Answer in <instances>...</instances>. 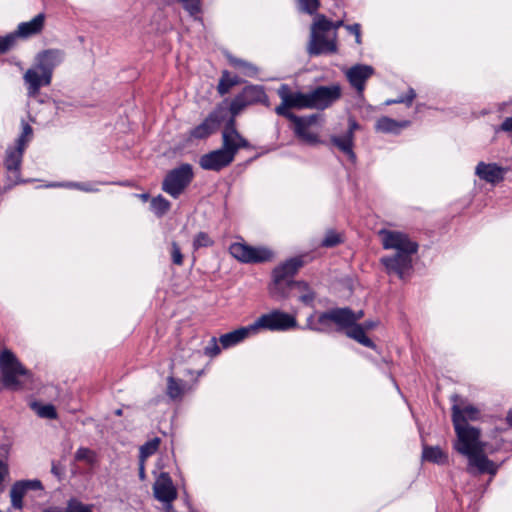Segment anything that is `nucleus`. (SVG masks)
Segmentation results:
<instances>
[{"mask_svg":"<svg viewBox=\"0 0 512 512\" xmlns=\"http://www.w3.org/2000/svg\"><path fill=\"white\" fill-rule=\"evenodd\" d=\"M17 42V34L10 33L5 36H0V54H4L11 50Z\"/></svg>","mask_w":512,"mask_h":512,"instance_id":"79ce46f5","label":"nucleus"},{"mask_svg":"<svg viewBox=\"0 0 512 512\" xmlns=\"http://www.w3.org/2000/svg\"><path fill=\"white\" fill-rule=\"evenodd\" d=\"M139 477L141 480L145 478V468H144V462L140 460V466H139Z\"/></svg>","mask_w":512,"mask_h":512,"instance_id":"13d9d810","label":"nucleus"},{"mask_svg":"<svg viewBox=\"0 0 512 512\" xmlns=\"http://www.w3.org/2000/svg\"><path fill=\"white\" fill-rule=\"evenodd\" d=\"M506 103L505 102H502V103H499L497 106H498V110L499 111H503L504 108L506 107Z\"/></svg>","mask_w":512,"mask_h":512,"instance_id":"e2e57ef3","label":"nucleus"},{"mask_svg":"<svg viewBox=\"0 0 512 512\" xmlns=\"http://www.w3.org/2000/svg\"><path fill=\"white\" fill-rule=\"evenodd\" d=\"M150 206L156 216L162 217L169 211L171 204L162 195H158L152 198Z\"/></svg>","mask_w":512,"mask_h":512,"instance_id":"473e14b6","label":"nucleus"},{"mask_svg":"<svg viewBox=\"0 0 512 512\" xmlns=\"http://www.w3.org/2000/svg\"><path fill=\"white\" fill-rule=\"evenodd\" d=\"M188 388V383L182 379L173 376L167 378L166 394L171 400L181 399Z\"/></svg>","mask_w":512,"mask_h":512,"instance_id":"cd10ccee","label":"nucleus"},{"mask_svg":"<svg viewBox=\"0 0 512 512\" xmlns=\"http://www.w3.org/2000/svg\"><path fill=\"white\" fill-rule=\"evenodd\" d=\"M239 83L237 77H232L228 71H224L219 80L217 90L221 96L227 94L230 89Z\"/></svg>","mask_w":512,"mask_h":512,"instance_id":"72a5a7b5","label":"nucleus"},{"mask_svg":"<svg viewBox=\"0 0 512 512\" xmlns=\"http://www.w3.org/2000/svg\"><path fill=\"white\" fill-rule=\"evenodd\" d=\"M172 262L175 265L181 266L183 264V254L179 245L176 242H172L170 250Z\"/></svg>","mask_w":512,"mask_h":512,"instance_id":"de8ad7c7","label":"nucleus"},{"mask_svg":"<svg viewBox=\"0 0 512 512\" xmlns=\"http://www.w3.org/2000/svg\"><path fill=\"white\" fill-rule=\"evenodd\" d=\"M221 351V348L219 347L216 338H212L209 342V344L205 347L204 352L206 355L210 357L217 356Z\"/></svg>","mask_w":512,"mask_h":512,"instance_id":"8fccbe9b","label":"nucleus"},{"mask_svg":"<svg viewBox=\"0 0 512 512\" xmlns=\"http://www.w3.org/2000/svg\"><path fill=\"white\" fill-rule=\"evenodd\" d=\"M32 410L40 417L44 419H56L57 412L52 404H41L38 402H32L30 404Z\"/></svg>","mask_w":512,"mask_h":512,"instance_id":"2f4dec72","label":"nucleus"},{"mask_svg":"<svg viewBox=\"0 0 512 512\" xmlns=\"http://www.w3.org/2000/svg\"><path fill=\"white\" fill-rule=\"evenodd\" d=\"M506 420H507V423L512 427V411H510L507 414Z\"/></svg>","mask_w":512,"mask_h":512,"instance_id":"680f3d73","label":"nucleus"},{"mask_svg":"<svg viewBox=\"0 0 512 512\" xmlns=\"http://www.w3.org/2000/svg\"><path fill=\"white\" fill-rule=\"evenodd\" d=\"M234 158L222 148L211 151L200 157L199 164L204 170L220 171L233 162Z\"/></svg>","mask_w":512,"mask_h":512,"instance_id":"dca6fc26","label":"nucleus"},{"mask_svg":"<svg viewBox=\"0 0 512 512\" xmlns=\"http://www.w3.org/2000/svg\"><path fill=\"white\" fill-rule=\"evenodd\" d=\"M301 11L313 15L319 8V0H298Z\"/></svg>","mask_w":512,"mask_h":512,"instance_id":"49530a36","label":"nucleus"},{"mask_svg":"<svg viewBox=\"0 0 512 512\" xmlns=\"http://www.w3.org/2000/svg\"><path fill=\"white\" fill-rule=\"evenodd\" d=\"M257 103H262L268 106V96L263 86L248 85L231 101L230 112L233 116H235L238 115L245 107Z\"/></svg>","mask_w":512,"mask_h":512,"instance_id":"1a4fd4ad","label":"nucleus"},{"mask_svg":"<svg viewBox=\"0 0 512 512\" xmlns=\"http://www.w3.org/2000/svg\"><path fill=\"white\" fill-rule=\"evenodd\" d=\"M374 74V68L370 65L356 64L349 68L346 77L359 95L363 94L366 81Z\"/></svg>","mask_w":512,"mask_h":512,"instance_id":"f3484780","label":"nucleus"},{"mask_svg":"<svg viewBox=\"0 0 512 512\" xmlns=\"http://www.w3.org/2000/svg\"><path fill=\"white\" fill-rule=\"evenodd\" d=\"M358 320L359 316H356V313L347 307L331 309L318 316V323L323 327H326L330 322H333L339 327V329H348Z\"/></svg>","mask_w":512,"mask_h":512,"instance_id":"f8f14e48","label":"nucleus"},{"mask_svg":"<svg viewBox=\"0 0 512 512\" xmlns=\"http://www.w3.org/2000/svg\"><path fill=\"white\" fill-rule=\"evenodd\" d=\"M45 14L39 13L30 21L22 22L18 25L17 30L14 32L18 37L27 38L40 33L44 27Z\"/></svg>","mask_w":512,"mask_h":512,"instance_id":"5701e85b","label":"nucleus"},{"mask_svg":"<svg viewBox=\"0 0 512 512\" xmlns=\"http://www.w3.org/2000/svg\"><path fill=\"white\" fill-rule=\"evenodd\" d=\"M249 142L237 131L234 119H230L222 132V149L235 158L240 148H249Z\"/></svg>","mask_w":512,"mask_h":512,"instance_id":"ddd939ff","label":"nucleus"},{"mask_svg":"<svg viewBox=\"0 0 512 512\" xmlns=\"http://www.w3.org/2000/svg\"><path fill=\"white\" fill-rule=\"evenodd\" d=\"M255 334L261 330L268 331H287L297 326L296 318L286 312L273 310L269 313L262 314L252 324Z\"/></svg>","mask_w":512,"mask_h":512,"instance_id":"423d86ee","label":"nucleus"},{"mask_svg":"<svg viewBox=\"0 0 512 512\" xmlns=\"http://www.w3.org/2000/svg\"><path fill=\"white\" fill-rule=\"evenodd\" d=\"M252 325L240 327L236 330H233L231 332H228L226 334H223L219 338V342L221 344V347L223 349H228L230 347H233L243 340H245L250 335H255L254 331L251 330Z\"/></svg>","mask_w":512,"mask_h":512,"instance_id":"4be33fe9","label":"nucleus"},{"mask_svg":"<svg viewBox=\"0 0 512 512\" xmlns=\"http://www.w3.org/2000/svg\"><path fill=\"white\" fill-rule=\"evenodd\" d=\"M24 81L28 85V95L31 97H35L42 86H48L50 84L45 82V73L41 72L37 67L30 68L26 71Z\"/></svg>","mask_w":512,"mask_h":512,"instance_id":"b1692460","label":"nucleus"},{"mask_svg":"<svg viewBox=\"0 0 512 512\" xmlns=\"http://www.w3.org/2000/svg\"><path fill=\"white\" fill-rule=\"evenodd\" d=\"M139 197L143 200V201H147L148 198H149V195L148 194H141L139 195Z\"/></svg>","mask_w":512,"mask_h":512,"instance_id":"0e129e2a","label":"nucleus"},{"mask_svg":"<svg viewBox=\"0 0 512 512\" xmlns=\"http://www.w3.org/2000/svg\"><path fill=\"white\" fill-rule=\"evenodd\" d=\"M343 235L333 229L327 230L324 238L321 241V246L325 248H332L343 243Z\"/></svg>","mask_w":512,"mask_h":512,"instance_id":"c9c22d12","label":"nucleus"},{"mask_svg":"<svg viewBox=\"0 0 512 512\" xmlns=\"http://www.w3.org/2000/svg\"><path fill=\"white\" fill-rule=\"evenodd\" d=\"M37 69L45 73V82L51 83L53 70L63 61V52L57 49L45 50L37 55Z\"/></svg>","mask_w":512,"mask_h":512,"instance_id":"4468645a","label":"nucleus"},{"mask_svg":"<svg viewBox=\"0 0 512 512\" xmlns=\"http://www.w3.org/2000/svg\"><path fill=\"white\" fill-rule=\"evenodd\" d=\"M51 472L55 475H58V469L55 465L52 466Z\"/></svg>","mask_w":512,"mask_h":512,"instance_id":"69168bd1","label":"nucleus"},{"mask_svg":"<svg viewBox=\"0 0 512 512\" xmlns=\"http://www.w3.org/2000/svg\"><path fill=\"white\" fill-rule=\"evenodd\" d=\"M2 449L4 450L5 454H8V446L4 445L2 446Z\"/></svg>","mask_w":512,"mask_h":512,"instance_id":"338daca9","label":"nucleus"},{"mask_svg":"<svg viewBox=\"0 0 512 512\" xmlns=\"http://www.w3.org/2000/svg\"><path fill=\"white\" fill-rule=\"evenodd\" d=\"M77 461H84L88 464H93L95 461V454L92 450L86 447H80L75 453Z\"/></svg>","mask_w":512,"mask_h":512,"instance_id":"37998d69","label":"nucleus"},{"mask_svg":"<svg viewBox=\"0 0 512 512\" xmlns=\"http://www.w3.org/2000/svg\"><path fill=\"white\" fill-rule=\"evenodd\" d=\"M313 315H311L308 319H307V327L313 331H316V332H323L325 331L324 328H321V327H317V326H313L312 325V319H313Z\"/></svg>","mask_w":512,"mask_h":512,"instance_id":"4d7b16f0","label":"nucleus"},{"mask_svg":"<svg viewBox=\"0 0 512 512\" xmlns=\"http://www.w3.org/2000/svg\"><path fill=\"white\" fill-rule=\"evenodd\" d=\"M345 28L349 33L355 35L356 43L360 44L361 43V26H360V24L354 23L351 25H346Z\"/></svg>","mask_w":512,"mask_h":512,"instance_id":"3c124183","label":"nucleus"},{"mask_svg":"<svg viewBox=\"0 0 512 512\" xmlns=\"http://www.w3.org/2000/svg\"><path fill=\"white\" fill-rule=\"evenodd\" d=\"M341 97V87L338 84L318 86L307 92L308 109L324 110Z\"/></svg>","mask_w":512,"mask_h":512,"instance_id":"9b49d317","label":"nucleus"},{"mask_svg":"<svg viewBox=\"0 0 512 512\" xmlns=\"http://www.w3.org/2000/svg\"><path fill=\"white\" fill-rule=\"evenodd\" d=\"M330 142L332 145H334L336 148H338L342 153L347 155L348 159L351 162L356 161V154L353 151L354 147V136H351L350 134H343V135H332L330 137Z\"/></svg>","mask_w":512,"mask_h":512,"instance_id":"393cba45","label":"nucleus"},{"mask_svg":"<svg viewBox=\"0 0 512 512\" xmlns=\"http://www.w3.org/2000/svg\"><path fill=\"white\" fill-rule=\"evenodd\" d=\"M343 20H338L336 22H333V28H332V36L334 38V41H336V31L340 27H345Z\"/></svg>","mask_w":512,"mask_h":512,"instance_id":"6e6d98bb","label":"nucleus"},{"mask_svg":"<svg viewBox=\"0 0 512 512\" xmlns=\"http://www.w3.org/2000/svg\"><path fill=\"white\" fill-rule=\"evenodd\" d=\"M456 435L454 448L468 458L467 471L470 474L488 473L495 476L499 465L486 456V444L480 440L479 429H463L456 423Z\"/></svg>","mask_w":512,"mask_h":512,"instance_id":"f03ea898","label":"nucleus"},{"mask_svg":"<svg viewBox=\"0 0 512 512\" xmlns=\"http://www.w3.org/2000/svg\"><path fill=\"white\" fill-rule=\"evenodd\" d=\"M19 482L22 484V486L25 488V490L27 492L29 490H43L44 489L42 482L38 479L20 480Z\"/></svg>","mask_w":512,"mask_h":512,"instance_id":"09e8293b","label":"nucleus"},{"mask_svg":"<svg viewBox=\"0 0 512 512\" xmlns=\"http://www.w3.org/2000/svg\"><path fill=\"white\" fill-rule=\"evenodd\" d=\"M32 136H33L32 127L28 123L23 122L22 123V132L16 140V145L26 148L28 143L31 141Z\"/></svg>","mask_w":512,"mask_h":512,"instance_id":"a19ab883","label":"nucleus"},{"mask_svg":"<svg viewBox=\"0 0 512 512\" xmlns=\"http://www.w3.org/2000/svg\"><path fill=\"white\" fill-rule=\"evenodd\" d=\"M220 124L218 113L211 112L203 122L190 131V137L195 139H204L214 133Z\"/></svg>","mask_w":512,"mask_h":512,"instance_id":"aec40b11","label":"nucleus"},{"mask_svg":"<svg viewBox=\"0 0 512 512\" xmlns=\"http://www.w3.org/2000/svg\"><path fill=\"white\" fill-rule=\"evenodd\" d=\"M281 99V104L275 108V113L279 116L285 117L288 120H293L291 109H308L307 93L292 92L288 85L283 84L277 91Z\"/></svg>","mask_w":512,"mask_h":512,"instance_id":"6e6552de","label":"nucleus"},{"mask_svg":"<svg viewBox=\"0 0 512 512\" xmlns=\"http://www.w3.org/2000/svg\"><path fill=\"white\" fill-rule=\"evenodd\" d=\"M66 512H93L92 506L82 503L76 498L67 501Z\"/></svg>","mask_w":512,"mask_h":512,"instance_id":"ea45409f","label":"nucleus"},{"mask_svg":"<svg viewBox=\"0 0 512 512\" xmlns=\"http://www.w3.org/2000/svg\"><path fill=\"white\" fill-rule=\"evenodd\" d=\"M320 115L311 114L308 116H293L290 120L293 124V132L297 139L307 145H317L321 143L320 136L316 127H320Z\"/></svg>","mask_w":512,"mask_h":512,"instance_id":"0eeeda50","label":"nucleus"},{"mask_svg":"<svg viewBox=\"0 0 512 512\" xmlns=\"http://www.w3.org/2000/svg\"><path fill=\"white\" fill-rule=\"evenodd\" d=\"M410 124L411 122L409 120L397 121L387 116H383L377 120L375 129L382 133L397 134L401 129L410 126Z\"/></svg>","mask_w":512,"mask_h":512,"instance_id":"a878e982","label":"nucleus"},{"mask_svg":"<svg viewBox=\"0 0 512 512\" xmlns=\"http://www.w3.org/2000/svg\"><path fill=\"white\" fill-rule=\"evenodd\" d=\"M27 491L19 481H16L10 489L11 505L14 509L21 510L23 508V498Z\"/></svg>","mask_w":512,"mask_h":512,"instance_id":"7c9ffc66","label":"nucleus"},{"mask_svg":"<svg viewBox=\"0 0 512 512\" xmlns=\"http://www.w3.org/2000/svg\"><path fill=\"white\" fill-rule=\"evenodd\" d=\"M213 244V240L205 232H199L193 240V248L198 250L202 247H209Z\"/></svg>","mask_w":512,"mask_h":512,"instance_id":"a18cd8bd","label":"nucleus"},{"mask_svg":"<svg viewBox=\"0 0 512 512\" xmlns=\"http://www.w3.org/2000/svg\"><path fill=\"white\" fill-rule=\"evenodd\" d=\"M422 457L424 460L436 464H444L448 461V456L437 446H424Z\"/></svg>","mask_w":512,"mask_h":512,"instance_id":"c756f323","label":"nucleus"},{"mask_svg":"<svg viewBox=\"0 0 512 512\" xmlns=\"http://www.w3.org/2000/svg\"><path fill=\"white\" fill-rule=\"evenodd\" d=\"M160 445V439L155 437L140 447V455L139 458L142 462H144L148 457L156 453Z\"/></svg>","mask_w":512,"mask_h":512,"instance_id":"4c0bfd02","label":"nucleus"},{"mask_svg":"<svg viewBox=\"0 0 512 512\" xmlns=\"http://www.w3.org/2000/svg\"><path fill=\"white\" fill-rule=\"evenodd\" d=\"M21 377L30 378L31 373L9 349L0 352V385L1 388L18 391L23 388Z\"/></svg>","mask_w":512,"mask_h":512,"instance_id":"7ed1b4c3","label":"nucleus"},{"mask_svg":"<svg viewBox=\"0 0 512 512\" xmlns=\"http://www.w3.org/2000/svg\"><path fill=\"white\" fill-rule=\"evenodd\" d=\"M194 178L193 167L189 163H182L179 166L169 170L165 175L161 189L177 199L188 188Z\"/></svg>","mask_w":512,"mask_h":512,"instance_id":"39448f33","label":"nucleus"},{"mask_svg":"<svg viewBox=\"0 0 512 512\" xmlns=\"http://www.w3.org/2000/svg\"><path fill=\"white\" fill-rule=\"evenodd\" d=\"M478 417L479 410L472 405H467L464 408H461L459 405L455 404L452 407V422L455 430L456 423L463 429H476L475 427L470 426L467 421L476 420Z\"/></svg>","mask_w":512,"mask_h":512,"instance_id":"6ab92c4d","label":"nucleus"},{"mask_svg":"<svg viewBox=\"0 0 512 512\" xmlns=\"http://www.w3.org/2000/svg\"><path fill=\"white\" fill-rule=\"evenodd\" d=\"M507 169L496 163L479 162L475 168V174L487 183L496 184L503 181Z\"/></svg>","mask_w":512,"mask_h":512,"instance_id":"a211bd4d","label":"nucleus"},{"mask_svg":"<svg viewBox=\"0 0 512 512\" xmlns=\"http://www.w3.org/2000/svg\"><path fill=\"white\" fill-rule=\"evenodd\" d=\"M304 264L301 257L291 258L273 270V277L276 283H280L296 274Z\"/></svg>","mask_w":512,"mask_h":512,"instance_id":"412c9836","label":"nucleus"},{"mask_svg":"<svg viewBox=\"0 0 512 512\" xmlns=\"http://www.w3.org/2000/svg\"><path fill=\"white\" fill-rule=\"evenodd\" d=\"M47 187H67L74 188L84 192H97L98 188L95 187V184L90 182H67V183H52L47 185Z\"/></svg>","mask_w":512,"mask_h":512,"instance_id":"e433bc0d","label":"nucleus"},{"mask_svg":"<svg viewBox=\"0 0 512 512\" xmlns=\"http://www.w3.org/2000/svg\"><path fill=\"white\" fill-rule=\"evenodd\" d=\"M231 255L242 263H264L273 259V252L266 247H255L245 243H233L229 247Z\"/></svg>","mask_w":512,"mask_h":512,"instance_id":"9d476101","label":"nucleus"},{"mask_svg":"<svg viewBox=\"0 0 512 512\" xmlns=\"http://www.w3.org/2000/svg\"><path fill=\"white\" fill-rule=\"evenodd\" d=\"M295 287L301 292L299 300L305 305H311L315 299L314 291L309 287L308 283L304 281H297L294 283Z\"/></svg>","mask_w":512,"mask_h":512,"instance_id":"f704fd0d","label":"nucleus"},{"mask_svg":"<svg viewBox=\"0 0 512 512\" xmlns=\"http://www.w3.org/2000/svg\"><path fill=\"white\" fill-rule=\"evenodd\" d=\"M333 22L323 14H316L311 26L308 53L317 56L326 53H334L337 49L333 36L329 38L326 34L332 32Z\"/></svg>","mask_w":512,"mask_h":512,"instance_id":"20e7f679","label":"nucleus"},{"mask_svg":"<svg viewBox=\"0 0 512 512\" xmlns=\"http://www.w3.org/2000/svg\"><path fill=\"white\" fill-rule=\"evenodd\" d=\"M416 97L415 90L410 88L405 96H399L396 99L387 100L385 102L386 105L404 103L407 107H410L413 103V100Z\"/></svg>","mask_w":512,"mask_h":512,"instance_id":"c03bdc74","label":"nucleus"},{"mask_svg":"<svg viewBox=\"0 0 512 512\" xmlns=\"http://www.w3.org/2000/svg\"><path fill=\"white\" fill-rule=\"evenodd\" d=\"M25 149L19 145L7 149L4 165L9 172L19 171Z\"/></svg>","mask_w":512,"mask_h":512,"instance_id":"bb28decb","label":"nucleus"},{"mask_svg":"<svg viewBox=\"0 0 512 512\" xmlns=\"http://www.w3.org/2000/svg\"><path fill=\"white\" fill-rule=\"evenodd\" d=\"M497 131L512 133V116L507 117L499 126Z\"/></svg>","mask_w":512,"mask_h":512,"instance_id":"864d4df0","label":"nucleus"},{"mask_svg":"<svg viewBox=\"0 0 512 512\" xmlns=\"http://www.w3.org/2000/svg\"><path fill=\"white\" fill-rule=\"evenodd\" d=\"M376 326V323L373 322V321H366L364 323V329H367V330H370V329H373L374 327Z\"/></svg>","mask_w":512,"mask_h":512,"instance_id":"bf43d9fd","label":"nucleus"},{"mask_svg":"<svg viewBox=\"0 0 512 512\" xmlns=\"http://www.w3.org/2000/svg\"><path fill=\"white\" fill-rule=\"evenodd\" d=\"M154 497L163 504L172 503L177 497V490L168 473L162 472L153 485Z\"/></svg>","mask_w":512,"mask_h":512,"instance_id":"2eb2a0df","label":"nucleus"},{"mask_svg":"<svg viewBox=\"0 0 512 512\" xmlns=\"http://www.w3.org/2000/svg\"><path fill=\"white\" fill-rule=\"evenodd\" d=\"M356 316H359V319H361V318H362V316H363V312H362V311H360L359 313H357V314H356Z\"/></svg>","mask_w":512,"mask_h":512,"instance_id":"774afa93","label":"nucleus"},{"mask_svg":"<svg viewBox=\"0 0 512 512\" xmlns=\"http://www.w3.org/2000/svg\"><path fill=\"white\" fill-rule=\"evenodd\" d=\"M9 475V467H8V464L7 462H5L4 460L0 459V494L3 492V482L5 480V478Z\"/></svg>","mask_w":512,"mask_h":512,"instance_id":"603ef678","label":"nucleus"},{"mask_svg":"<svg viewBox=\"0 0 512 512\" xmlns=\"http://www.w3.org/2000/svg\"><path fill=\"white\" fill-rule=\"evenodd\" d=\"M229 61L230 64H232L234 67L241 69L246 76L254 77L258 72V69L255 65L245 60L231 57L229 58Z\"/></svg>","mask_w":512,"mask_h":512,"instance_id":"58836bf2","label":"nucleus"},{"mask_svg":"<svg viewBox=\"0 0 512 512\" xmlns=\"http://www.w3.org/2000/svg\"><path fill=\"white\" fill-rule=\"evenodd\" d=\"M165 506V512H176L172 506V503L164 504Z\"/></svg>","mask_w":512,"mask_h":512,"instance_id":"052dcab7","label":"nucleus"},{"mask_svg":"<svg viewBox=\"0 0 512 512\" xmlns=\"http://www.w3.org/2000/svg\"><path fill=\"white\" fill-rule=\"evenodd\" d=\"M360 128V125L357 123V121L354 118H349L348 120V129L345 132V134H350L351 136H354V133L356 130Z\"/></svg>","mask_w":512,"mask_h":512,"instance_id":"5fc2aeb1","label":"nucleus"},{"mask_svg":"<svg viewBox=\"0 0 512 512\" xmlns=\"http://www.w3.org/2000/svg\"><path fill=\"white\" fill-rule=\"evenodd\" d=\"M382 246L386 250H395V254L380 259L388 274H395L400 279L412 268V255L418 250V244L403 232L381 229L379 232Z\"/></svg>","mask_w":512,"mask_h":512,"instance_id":"f257e3e1","label":"nucleus"},{"mask_svg":"<svg viewBox=\"0 0 512 512\" xmlns=\"http://www.w3.org/2000/svg\"><path fill=\"white\" fill-rule=\"evenodd\" d=\"M346 335L365 347H369L372 349L376 348L374 342L369 337L366 336L365 329L362 325L354 323L347 329Z\"/></svg>","mask_w":512,"mask_h":512,"instance_id":"c85d7f7f","label":"nucleus"}]
</instances>
